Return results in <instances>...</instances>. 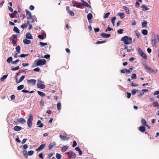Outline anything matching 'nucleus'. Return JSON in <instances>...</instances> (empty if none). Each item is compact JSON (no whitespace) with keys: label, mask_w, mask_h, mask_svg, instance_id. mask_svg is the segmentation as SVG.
I'll return each mask as SVG.
<instances>
[{"label":"nucleus","mask_w":159,"mask_h":159,"mask_svg":"<svg viewBox=\"0 0 159 159\" xmlns=\"http://www.w3.org/2000/svg\"><path fill=\"white\" fill-rule=\"evenodd\" d=\"M121 41H123L125 44H130L132 42V38L126 36L122 38Z\"/></svg>","instance_id":"obj_1"},{"label":"nucleus","mask_w":159,"mask_h":159,"mask_svg":"<svg viewBox=\"0 0 159 159\" xmlns=\"http://www.w3.org/2000/svg\"><path fill=\"white\" fill-rule=\"evenodd\" d=\"M68 155V157L70 159H75L76 157V154L72 151L66 153Z\"/></svg>","instance_id":"obj_2"},{"label":"nucleus","mask_w":159,"mask_h":159,"mask_svg":"<svg viewBox=\"0 0 159 159\" xmlns=\"http://www.w3.org/2000/svg\"><path fill=\"white\" fill-rule=\"evenodd\" d=\"M138 51L139 54L145 60L147 59V56L143 51L139 48H138Z\"/></svg>","instance_id":"obj_3"},{"label":"nucleus","mask_w":159,"mask_h":159,"mask_svg":"<svg viewBox=\"0 0 159 159\" xmlns=\"http://www.w3.org/2000/svg\"><path fill=\"white\" fill-rule=\"evenodd\" d=\"M33 116L32 114H30L27 120V124L28 127L30 128L32 125V121L33 120Z\"/></svg>","instance_id":"obj_4"},{"label":"nucleus","mask_w":159,"mask_h":159,"mask_svg":"<svg viewBox=\"0 0 159 159\" xmlns=\"http://www.w3.org/2000/svg\"><path fill=\"white\" fill-rule=\"evenodd\" d=\"M43 82L41 80H38V83L37 84V86L38 88L42 89H44L45 88V85L43 84Z\"/></svg>","instance_id":"obj_5"},{"label":"nucleus","mask_w":159,"mask_h":159,"mask_svg":"<svg viewBox=\"0 0 159 159\" xmlns=\"http://www.w3.org/2000/svg\"><path fill=\"white\" fill-rule=\"evenodd\" d=\"M38 61L37 62V66L43 65L45 64L46 62V60L44 59H39Z\"/></svg>","instance_id":"obj_6"},{"label":"nucleus","mask_w":159,"mask_h":159,"mask_svg":"<svg viewBox=\"0 0 159 159\" xmlns=\"http://www.w3.org/2000/svg\"><path fill=\"white\" fill-rule=\"evenodd\" d=\"M27 82L28 84L34 85L36 84V80L34 79L29 80H27Z\"/></svg>","instance_id":"obj_7"},{"label":"nucleus","mask_w":159,"mask_h":159,"mask_svg":"<svg viewBox=\"0 0 159 159\" xmlns=\"http://www.w3.org/2000/svg\"><path fill=\"white\" fill-rule=\"evenodd\" d=\"M25 11L26 14L27 18L28 20L32 19L31 14V12L27 10H25Z\"/></svg>","instance_id":"obj_8"},{"label":"nucleus","mask_w":159,"mask_h":159,"mask_svg":"<svg viewBox=\"0 0 159 159\" xmlns=\"http://www.w3.org/2000/svg\"><path fill=\"white\" fill-rule=\"evenodd\" d=\"M45 146L46 145L45 144H42L41 145L37 148L36 150L38 152L41 151L44 148Z\"/></svg>","instance_id":"obj_9"},{"label":"nucleus","mask_w":159,"mask_h":159,"mask_svg":"<svg viewBox=\"0 0 159 159\" xmlns=\"http://www.w3.org/2000/svg\"><path fill=\"white\" fill-rule=\"evenodd\" d=\"M81 2L82 3V5H83L84 6H86L87 7H89V8H91V7L90 5L88 4V3H87L85 1H84L83 0H81Z\"/></svg>","instance_id":"obj_10"},{"label":"nucleus","mask_w":159,"mask_h":159,"mask_svg":"<svg viewBox=\"0 0 159 159\" xmlns=\"http://www.w3.org/2000/svg\"><path fill=\"white\" fill-rule=\"evenodd\" d=\"M26 38L29 39H33V36L32 35L29 33H27L25 35Z\"/></svg>","instance_id":"obj_11"},{"label":"nucleus","mask_w":159,"mask_h":159,"mask_svg":"<svg viewBox=\"0 0 159 159\" xmlns=\"http://www.w3.org/2000/svg\"><path fill=\"white\" fill-rule=\"evenodd\" d=\"M17 120L19 122L22 124L25 123L26 122V120L22 118H21L18 119Z\"/></svg>","instance_id":"obj_12"},{"label":"nucleus","mask_w":159,"mask_h":159,"mask_svg":"<svg viewBox=\"0 0 159 159\" xmlns=\"http://www.w3.org/2000/svg\"><path fill=\"white\" fill-rule=\"evenodd\" d=\"M101 36L103 38H108L111 36V35L106 33H102L101 34Z\"/></svg>","instance_id":"obj_13"},{"label":"nucleus","mask_w":159,"mask_h":159,"mask_svg":"<svg viewBox=\"0 0 159 159\" xmlns=\"http://www.w3.org/2000/svg\"><path fill=\"white\" fill-rule=\"evenodd\" d=\"M56 145V143L54 142L50 143L48 145V147L49 150L51 149L53 147Z\"/></svg>","instance_id":"obj_14"},{"label":"nucleus","mask_w":159,"mask_h":159,"mask_svg":"<svg viewBox=\"0 0 159 159\" xmlns=\"http://www.w3.org/2000/svg\"><path fill=\"white\" fill-rule=\"evenodd\" d=\"M122 8L125 10V12L127 14H129V10L127 7L125 6H123Z\"/></svg>","instance_id":"obj_15"},{"label":"nucleus","mask_w":159,"mask_h":159,"mask_svg":"<svg viewBox=\"0 0 159 159\" xmlns=\"http://www.w3.org/2000/svg\"><path fill=\"white\" fill-rule=\"evenodd\" d=\"M141 122L142 124L144 126H146L147 127L148 126V125H147V122H146V120L144 119H143V118L141 119Z\"/></svg>","instance_id":"obj_16"},{"label":"nucleus","mask_w":159,"mask_h":159,"mask_svg":"<svg viewBox=\"0 0 159 159\" xmlns=\"http://www.w3.org/2000/svg\"><path fill=\"white\" fill-rule=\"evenodd\" d=\"M139 129L140 131L143 132L145 130V127L144 126H140L139 128Z\"/></svg>","instance_id":"obj_17"},{"label":"nucleus","mask_w":159,"mask_h":159,"mask_svg":"<svg viewBox=\"0 0 159 159\" xmlns=\"http://www.w3.org/2000/svg\"><path fill=\"white\" fill-rule=\"evenodd\" d=\"M31 41L30 40L25 39L23 40V43L25 44H29L31 43Z\"/></svg>","instance_id":"obj_18"},{"label":"nucleus","mask_w":159,"mask_h":159,"mask_svg":"<svg viewBox=\"0 0 159 159\" xmlns=\"http://www.w3.org/2000/svg\"><path fill=\"white\" fill-rule=\"evenodd\" d=\"M22 127L19 126H15L14 127V129L15 131H20L22 129Z\"/></svg>","instance_id":"obj_19"},{"label":"nucleus","mask_w":159,"mask_h":159,"mask_svg":"<svg viewBox=\"0 0 159 159\" xmlns=\"http://www.w3.org/2000/svg\"><path fill=\"white\" fill-rule=\"evenodd\" d=\"M37 125L38 126V127L40 128L42 127L43 126V124L42 123L41 121L40 120H39L37 123Z\"/></svg>","instance_id":"obj_20"},{"label":"nucleus","mask_w":159,"mask_h":159,"mask_svg":"<svg viewBox=\"0 0 159 159\" xmlns=\"http://www.w3.org/2000/svg\"><path fill=\"white\" fill-rule=\"evenodd\" d=\"M141 8L143 9V11H148L149 9V8H148L145 5H143L141 6Z\"/></svg>","instance_id":"obj_21"},{"label":"nucleus","mask_w":159,"mask_h":159,"mask_svg":"<svg viewBox=\"0 0 159 159\" xmlns=\"http://www.w3.org/2000/svg\"><path fill=\"white\" fill-rule=\"evenodd\" d=\"M117 15L120 17L121 19H123L125 17V14L123 12H119L117 13Z\"/></svg>","instance_id":"obj_22"},{"label":"nucleus","mask_w":159,"mask_h":159,"mask_svg":"<svg viewBox=\"0 0 159 159\" xmlns=\"http://www.w3.org/2000/svg\"><path fill=\"white\" fill-rule=\"evenodd\" d=\"M69 147L67 145H65L62 147L61 149V151L62 152L66 151L68 148Z\"/></svg>","instance_id":"obj_23"},{"label":"nucleus","mask_w":159,"mask_h":159,"mask_svg":"<svg viewBox=\"0 0 159 159\" xmlns=\"http://www.w3.org/2000/svg\"><path fill=\"white\" fill-rule=\"evenodd\" d=\"M87 18L89 20H91L93 18V15L91 13H89L87 15Z\"/></svg>","instance_id":"obj_24"},{"label":"nucleus","mask_w":159,"mask_h":159,"mask_svg":"<svg viewBox=\"0 0 159 159\" xmlns=\"http://www.w3.org/2000/svg\"><path fill=\"white\" fill-rule=\"evenodd\" d=\"M25 75H23L22 76H21L19 79V80L18 82H17V84L21 82V81H22L25 78Z\"/></svg>","instance_id":"obj_25"},{"label":"nucleus","mask_w":159,"mask_h":159,"mask_svg":"<svg viewBox=\"0 0 159 159\" xmlns=\"http://www.w3.org/2000/svg\"><path fill=\"white\" fill-rule=\"evenodd\" d=\"M7 75H3L1 78V81L2 82L7 77Z\"/></svg>","instance_id":"obj_26"},{"label":"nucleus","mask_w":159,"mask_h":159,"mask_svg":"<svg viewBox=\"0 0 159 159\" xmlns=\"http://www.w3.org/2000/svg\"><path fill=\"white\" fill-rule=\"evenodd\" d=\"M37 93L41 97H44L45 96V94L43 92L38 91Z\"/></svg>","instance_id":"obj_27"},{"label":"nucleus","mask_w":159,"mask_h":159,"mask_svg":"<svg viewBox=\"0 0 159 159\" xmlns=\"http://www.w3.org/2000/svg\"><path fill=\"white\" fill-rule=\"evenodd\" d=\"M60 138L61 139H63V140H65L66 139L68 140V138H66V135L64 136V135H60Z\"/></svg>","instance_id":"obj_28"},{"label":"nucleus","mask_w":159,"mask_h":159,"mask_svg":"<svg viewBox=\"0 0 159 159\" xmlns=\"http://www.w3.org/2000/svg\"><path fill=\"white\" fill-rule=\"evenodd\" d=\"M13 31L17 33H19L20 32V30L18 28L16 27H14L13 28Z\"/></svg>","instance_id":"obj_29"},{"label":"nucleus","mask_w":159,"mask_h":159,"mask_svg":"<svg viewBox=\"0 0 159 159\" xmlns=\"http://www.w3.org/2000/svg\"><path fill=\"white\" fill-rule=\"evenodd\" d=\"M142 34L144 35H146L148 34V31L146 30H142Z\"/></svg>","instance_id":"obj_30"},{"label":"nucleus","mask_w":159,"mask_h":159,"mask_svg":"<svg viewBox=\"0 0 159 159\" xmlns=\"http://www.w3.org/2000/svg\"><path fill=\"white\" fill-rule=\"evenodd\" d=\"M17 35L13 34L11 37V40H15V39H16L17 38Z\"/></svg>","instance_id":"obj_31"},{"label":"nucleus","mask_w":159,"mask_h":159,"mask_svg":"<svg viewBox=\"0 0 159 159\" xmlns=\"http://www.w3.org/2000/svg\"><path fill=\"white\" fill-rule=\"evenodd\" d=\"M148 70L151 73H156V72H155V71H154L151 67H149V68H148Z\"/></svg>","instance_id":"obj_32"},{"label":"nucleus","mask_w":159,"mask_h":159,"mask_svg":"<svg viewBox=\"0 0 159 159\" xmlns=\"http://www.w3.org/2000/svg\"><path fill=\"white\" fill-rule=\"evenodd\" d=\"M16 51L18 53H19L20 52V46H17L16 47Z\"/></svg>","instance_id":"obj_33"},{"label":"nucleus","mask_w":159,"mask_h":159,"mask_svg":"<svg viewBox=\"0 0 159 159\" xmlns=\"http://www.w3.org/2000/svg\"><path fill=\"white\" fill-rule=\"evenodd\" d=\"M116 19V17H113L111 20V21L112 22L113 26H114L115 25V20Z\"/></svg>","instance_id":"obj_34"},{"label":"nucleus","mask_w":159,"mask_h":159,"mask_svg":"<svg viewBox=\"0 0 159 159\" xmlns=\"http://www.w3.org/2000/svg\"><path fill=\"white\" fill-rule=\"evenodd\" d=\"M24 88V86L23 85H20L17 87V89L18 90H20L23 89Z\"/></svg>","instance_id":"obj_35"},{"label":"nucleus","mask_w":159,"mask_h":159,"mask_svg":"<svg viewBox=\"0 0 159 159\" xmlns=\"http://www.w3.org/2000/svg\"><path fill=\"white\" fill-rule=\"evenodd\" d=\"M61 105L60 102H58L57 104V108L58 110H60L61 109Z\"/></svg>","instance_id":"obj_36"},{"label":"nucleus","mask_w":159,"mask_h":159,"mask_svg":"<svg viewBox=\"0 0 159 159\" xmlns=\"http://www.w3.org/2000/svg\"><path fill=\"white\" fill-rule=\"evenodd\" d=\"M23 153L25 157H28V152L27 151L25 150H24L23 151Z\"/></svg>","instance_id":"obj_37"},{"label":"nucleus","mask_w":159,"mask_h":159,"mask_svg":"<svg viewBox=\"0 0 159 159\" xmlns=\"http://www.w3.org/2000/svg\"><path fill=\"white\" fill-rule=\"evenodd\" d=\"M12 61V57H10L7 59V61L8 63H10Z\"/></svg>","instance_id":"obj_38"},{"label":"nucleus","mask_w":159,"mask_h":159,"mask_svg":"<svg viewBox=\"0 0 159 159\" xmlns=\"http://www.w3.org/2000/svg\"><path fill=\"white\" fill-rule=\"evenodd\" d=\"M34 153V151L32 150H30V151H29L28 152V155L29 156H31Z\"/></svg>","instance_id":"obj_39"},{"label":"nucleus","mask_w":159,"mask_h":159,"mask_svg":"<svg viewBox=\"0 0 159 159\" xmlns=\"http://www.w3.org/2000/svg\"><path fill=\"white\" fill-rule=\"evenodd\" d=\"M106 42V41H98L96 43L97 44H100L101 43H104Z\"/></svg>","instance_id":"obj_40"},{"label":"nucleus","mask_w":159,"mask_h":159,"mask_svg":"<svg viewBox=\"0 0 159 159\" xmlns=\"http://www.w3.org/2000/svg\"><path fill=\"white\" fill-rule=\"evenodd\" d=\"M110 14V12H107L105 14L104 16V18L105 19L107 18L108 17L109 15Z\"/></svg>","instance_id":"obj_41"},{"label":"nucleus","mask_w":159,"mask_h":159,"mask_svg":"<svg viewBox=\"0 0 159 159\" xmlns=\"http://www.w3.org/2000/svg\"><path fill=\"white\" fill-rule=\"evenodd\" d=\"M29 55V54H22L19 56V57H25Z\"/></svg>","instance_id":"obj_42"},{"label":"nucleus","mask_w":159,"mask_h":159,"mask_svg":"<svg viewBox=\"0 0 159 159\" xmlns=\"http://www.w3.org/2000/svg\"><path fill=\"white\" fill-rule=\"evenodd\" d=\"M38 37L41 39H44V35L43 34L39 35L38 36Z\"/></svg>","instance_id":"obj_43"},{"label":"nucleus","mask_w":159,"mask_h":159,"mask_svg":"<svg viewBox=\"0 0 159 159\" xmlns=\"http://www.w3.org/2000/svg\"><path fill=\"white\" fill-rule=\"evenodd\" d=\"M124 31V30L123 29H119L117 30V33L118 34H122L123 33V32Z\"/></svg>","instance_id":"obj_44"},{"label":"nucleus","mask_w":159,"mask_h":159,"mask_svg":"<svg viewBox=\"0 0 159 159\" xmlns=\"http://www.w3.org/2000/svg\"><path fill=\"white\" fill-rule=\"evenodd\" d=\"M147 24V22L146 21H143L142 22V25L143 27H145Z\"/></svg>","instance_id":"obj_45"},{"label":"nucleus","mask_w":159,"mask_h":159,"mask_svg":"<svg viewBox=\"0 0 159 159\" xmlns=\"http://www.w3.org/2000/svg\"><path fill=\"white\" fill-rule=\"evenodd\" d=\"M20 61L19 59H17L15 61H12V63L14 64V65H16L17 64V63L19 62Z\"/></svg>","instance_id":"obj_46"},{"label":"nucleus","mask_w":159,"mask_h":159,"mask_svg":"<svg viewBox=\"0 0 159 159\" xmlns=\"http://www.w3.org/2000/svg\"><path fill=\"white\" fill-rule=\"evenodd\" d=\"M56 157L57 159H60L61 158V155L58 153L56 154Z\"/></svg>","instance_id":"obj_47"},{"label":"nucleus","mask_w":159,"mask_h":159,"mask_svg":"<svg viewBox=\"0 0 159 159\" xmlns=\"http://www.w3.org/2000/svg\"><path fill=\"white\" fill-rule=\"evenodd\" d=\"M131 79L132 80L135 79L136 78V75L135 74H133L131 77Z\"/></svg>","instance_id":"obj_48"},{"label":"nucleus","mask_w":159,"mask_h":159,"mask_svg":"<svg viewBox=\"0 0 159 159\" xmlns=\"http://www.w3.org/2000/svg\"><path fill=\"white\" fill-rule=\"evenodd\" d=\"M39 43L41 47H43L45 45H47V43H44L42 42H40Z\"/></svg>","instance_id":"obj_49"},{"label":"nucleus","mask_w":159,"mask_h":159,"mask_svg":"<svg viewBox=\"0 0 159 159\" xmlns=\"http://www.w3.org/2000/svg\"><path fill=\"white\" fill-rule=\"evenodd\" d=\"M133 67H132L131 68H129V69L127 70L126 71V73H129L131 72V71L133 70Z\"/></svg>","instance_id":"obj_50"},{"label":"nucleus","mask_w":159,"mask_h":159,"mask_svg":"<svg viewBox=\"0 0 159 159\" xmlns=\"http://www.w3.org/2000/svg\"><path fill=\"white\" fill-rule=\"evenodd\" d=\"M137 91V90L135 89H133L131 91L132 94L133 95H134Z\"/></svg>","instance_id":"obj_51"},{"label":"nucleus","mask_w":159,"mask_h":159,"mask_svg":"<svg viewBox=\"0 0 159 159\" xmlns=\"http://www.w3.org/2000/svg\"><path fill=\"white\" fill-rule=\"evenodd\" d=\"M19 66H17L15 68H12L11 70L13 71H16V70H18L19 69Z\"/></svg>","instance_id":"obj_52"},{"label":"nucleus","mask_w":159,"mask_h":159,"mask_svg":"<svg viewBox=\"0 0 159 159\" xmlns=\"http://www.w3.org/2000/svg\"><path fill=\"white\" fill-rule=\"evenodd\" d=\"M131 85L132 86H137L138 85V84L134 83L133 82H132Z\"/></svg>","instance_id":"obj_53"},{"label":"nucleus","mask_w":159,"mask_h":159,"mask_svg":"<svg viewBox=\"0 0 159 159\" xmlns=\"http://www.w3.org/2000/svg\"><path fill=\"white\" fill-rule=\"evenodd\" d=\"M77 145V143L74 140L73 142V144L72 145V147L74 148Z\"/></svg>","instance_id":"obj_54"},{"label":"nucleus","mask_w":159,"mask_h":159,"mask_svg":"<svg viewBox=\"0 0 159 159\" xmlns=\"http://www.w3.org/2000/svg\"><path fill=\"white\" fill-rule=\"evenodd\" d=\"M20 27L22 29H24L25 28L27 27V25L26 24H25L21 25Z\"/></svg>","instance_id":"obj_55"},{"label":"nucleus","mask_w":159,"mask_h":159,"mask_svg":"<svg viewBox=\"0 0 159 159\" xmlns=\"http://www.w3.org/2000/svg\"><path fill=\"white\" fill-rule=\"evenodd\" d=\"M126 70L127 69L126 68H124L123 69L121 70L120 72L123 73H125V72H126Z\"/></svg>","instance_id":"obj_56"},{"label":"nucleus","mask_w":159,"mask_h":159,"mask_svg":"<svg viewBox=\"0 0 159 159\" xmlns=\"http://www.w3.org/2000/svg\"><path fill=\"white\" fill-rule=\"evenodd\" d=\"M68 13L70 16H73L74 15V12L71 11H69Z\"/></svg>","instance_id":"obj_57"},{"label":"nucleus","mask_w":159,"mask_h":159,"mask_svg":"<svg viewBox=\"0 0 159 159\" xmlns=\"http://www.w3.org/2000/svg\"><path fill=\"white\" fill-rule=\"evenodd\" d=\"M44 104V102L43 101V99L42 98L41 99L40 101V104L41 106H43Z\"/></svg>","instance_id":"obj_58"},{"label":"nucleus","mask_w":159,"mask_h":159,"mask_svg":"<svg viewBox=\"0 0 159 159\" xmlns=\"http://www.w3.org/2000/svg\"><path fill=\"white\" fill-rule=\"evenodd\" d=\"M33 70L34 71L39 72L40 70V69L39 68L37 67L34 69Z\"/></svg>","instance_id":"obj_59"},{"label":"nucleus","mask_w":159,"mask_h":159,"mask_svg":"<svg viewBox=\"0 0 159 159\" xmlns=\"http://www.w3.org/2000/svg\"><path fill=\"white\" fill-rule=\"evenodd\" d=\"M135 33L137 38H139L140 37V33L138 31L136 32Z\"/></svg>","instance_id":"obj_60"},{"label":"nucleus","mask_w":159,"mask_h":159,"mask_svg":"<svg viewBox=\"0 0 159 159\" xmlns=\"http://www.w3.org/2000/svg\"><path fill=\"white\" fill-rule=\"evenodd\" d=\"M94 30L95 33L98 32L100 30V29L99 28H97L94 29Z\"/></svg>","instance_id":"obj_61"},{"label":"nucleus","mask_w":159,"mask_h":159,"mask_svg":"<svg viewBox=\"0 0 159 159\" xmlns=\"http://www.w3.org/2000/svg\"><path fill=\"white\" fill-rule=\"evenodd\" d=\"M50 57V55L49 54H47L45 55L44 56V57L46 59L49 58Z\"/></svg>","instance_id":"obj_62"},{"label":"nucleus","mask_w":159,"mask_h":159,"mask_svg":"<svg viewBox=\"0 0 159 159\" xmlns=\"http://www.w3.org/2000/svg\"><path fill=\"white\" fill-rule=\"evenodd\" d=\"M147 51L149 53H150L151 52L152 50L150 48H148L147 49Z\"/></svg>","instance_id":"obj_63"},{"label":"nucleus","mask_w":159,"mask_h":159,"mask_svg":"<svg viewBox=\"0 0 159 159\" xmlns=\"http://www.w3.org/2000/svg\"><path fill=\"white\" fill-rule=\"evenodd\" d=\"M159 94V90L155 92L154 93V95H157Z\"/></svg>","instance_id":"obj_64"}]
</instances>
